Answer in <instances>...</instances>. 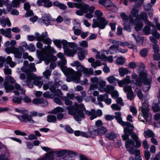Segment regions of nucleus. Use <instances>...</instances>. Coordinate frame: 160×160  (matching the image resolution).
Wrapping results in <instances>:
<instances>
[{"label":"nucleus","instance_id":"nucleus-11","mask_svg":"<svg viewBox=\"0 0 160 160\" xmlns=\"http://www.w3.org/2000/svg\"><path fill=\"white\" fill-rule=\"evenodd\" d=\"M67 64L66 60L64 58L58 62V65L60 67L61 69L64 74L67 77V79L70 78L72 74L74 72V70L71 68H68L65 65Z\"/></svg>","mask_w":160,"mask_h":160},{"label":"nucleus","instance_id":"nucleus-15","mask_svg":"<svg viewBox=\"0 0 160 160\" xmlns=\"http://www.w3.org/2000/svg\"><path fill=\"white\" fill-rule=\"evenodd\" d=\"M34 63H31L29 66L28 61H25L23 63V66L21 68V70L22 72H35L36 71V69Z\"/></svg>","mask_w":160,"mask_h":160},{"label":"nucleus","instance_id":"nucleus-10","mask_svg":"<svg viewBox=\"0 0 160 160\" xmlns=\"http://www.w3.org/2000/svg\"><path fill=\"white\" fill-rule=\"evenodd\" d=\"M74 1L78 3H74L75 7L78 8H80L79 10H77L76 12V14L79 16H82L83 13L88 12V5L87 4H83L82 0H73Z\"/></svg>","mask_w":160,"mask_h":160},{"label":"nucleus","instance_id":"nucleus-48","mask_svg":"<svg viewBox=\"0 0 160 160\" xmlns=\"http://www.w3.org/2000/svg\"><path fill=\"white\" fill-rule=\"evenodd\" d=\"M125 61V58L122 57H118L116 60V63L118 65L123 64Z\"/></svg>","mask_w":160,"mask_h":160},{"label":"nucleus","instance_id":"nucleus-2","mask_svg":"<svg viewBox=\"0 0 160 160\" xmlns=\"http://www.w3.org/2000/svg\"><path fill=\"white\" fill-rule=\"evenodd\" d=\"M71 66L75 67L77 71L75 72L74 70V72L72 74L70 78H68L66 79L67 81L68 82L74 81L76 83L80 82V77L82 75V72L86 77L92 74L93 73L92 68H88L84 67L78 61H75L71 63Z\"/></svg>","mask_w":160,"mask_h":160},{"label":"nucleus","instance_id":"nucleus-29","mask_svg":"<svg viewBox=\"0 0 160 160\" xmlns=\"http://www.w3.org/2000/svg\"><path fill=\"white\" fill-rule=\"evenodd\" d=\"M11 29L10 28H8L6 30H4L3 28L1 29V34L9 38H11L12 37V35L11 34Z\"/></svg>","mask_w":160,"mask_h":160},{"label":"nucleus","instance_id":"nucleus-57","mask_svg":"<svg viewBox=\"0 0 160 160\" xmlns=\"http://www.w3.org/2000/svg\"><path fill=\"white\" fill-rule=\"evenodd\" d=\"M148 52L147 49L144 48L141 50L140 52V54L142 57H145L147 55Z\"/></svg>","mask_w":160,"mask_h":160},{"label":"nucleus","instance_id":"nucleus-17","mask_svg":"<svg viewBox=\"0 0 160 160\" xmlns=\"http://www.w3.org/2000/svg\"><path fill=\"white\" fill-rule=\"evenodd\" d=\"M108 131L107 128L104 127H98L97 129H95L93 130L89 131L91 135L95 136L100 135L102 136Z\"/></svg>","mask_w":160,"mask_h":160},{"label":"nucleus","instance_id":"nucleus-33","mask_svg":"<svg viewBox=\"0 0 160 160\" xmlns=\"http://www.w3.org/2000/svg\"><path fill=\"white\" fill-rule=\"evenodd\" d=\"M35 35L36 36V38L37 40L38 41H40L42 40L43 38H46L48 37V33L47 32H42L41 34L40 35L39 33L38 32H36Z\"/></svg>","mask_w":160,"mask_h":160},{"label":"nucleus","instance_id":"nucleus-21","mask_svg":"<svg viewBox=\"0 0 160 160\" xmlns=\"http://www.w3.org/2000/svg\"><path fill=\"white\" fill-rule=\"evenodd\" d=\"M142 115L147 121H150L152 118V115L149 112V108L148 107H143L141 110Z\"/></svg>","mask_w":160,"mask_h":160},{"label":"nucleus","instance_id":"nucleus-26","mask_svg":"<svg viewBox=\"0 0 160 160\" xmlns=\"http://www.w3.org/2000/svg\"><path fill=\"white\" fill-rule=\"evenodd\" d=\"M118 45L114 44L109 47V49L107 50L104 51L107 54H113L117 52Z\"/></svg>","mask_w":160,"mask_h":160},{"label":"nucleus","instance_id":"nucleus-19","mask_svg":"<svg viewBox=\"0 0 160 160\" xmlns=\"http://www.w3.org/2000/svg\"><path fill=\"white\" fill-rule=\"evenodd\" d=\"M91 80L92 84L90 85L88 91V93L89 94H91L92 90H94L98 88V83L100 80L96 77L91 78Z\"/></svg>","mask_w":160,"mask_h":160},{"label":"nucleus","instance_id":"nucleus-7","mask_svg":"<svg viewBox=\"0 0 160 160\" xmlns=\"http://www.w3.org/2000/svg\"><path fill=\"white\" fill-rule=\"evenodd\" d=\"M97 19H93L92 27L93 28H98L101 29H104L108 24V22L105 18L102 16L103 15L102 13L99 10H97L94 12Z\"/></svg>","mask_w":160,"mask_h":160},{"label":"nucleus","instance_id":"nucleus-23","mask_svg":"<svg viewBox=\"0 0 160 160\" xmlns=\"http://www.w3.org/2000/svg\"><path fill=\"white\" fill-rule=\"evenodd\" d=\"M32 102L35 104H40L42 106H46L48 105L47 101L41 98L34 99L33 100Z\"/></svg>","mask_w":160,"mask_h":160},{"label":"nucleus","instance_id":"nucleus-50","mask_svg":"<svg viewBox=\"0 0 160 160\" xmlns=\"http://www.w3.org/2000/svg\"><path fill=\"white\" fill-rule=\"evenodd\" d=\"M43 96L44 98H52L54 97V95L53 94L48 91L44 92Z\"/></svg>","mask_w":160,"mask_h":160},{"label":"nucleus","instance_id":"nucleus-18","mask_svg":"<svg viewBox=\"0 0 160 160\" xmlns=\"http://www.w3.org/2000/svg\"><path fill=\"white\" fill-rule=\"evenodd\" d=\"M115 118L118 122L121 124L123 126H127L128 127H133V126L130 122H124L122 120V118L121 117V113L120 112H116Z\"/></svg>","mask_w":160,"mask_h":160},{"label":"nucleus","instance_id":"nucleus-24","mask_svg":"<svg viewBox=\"0 0 160 160\" xmlns=\"http://www.w3.org/2000/svg\"><path fill=\"white\" fill-rule=\"evenodd\" d=\"M1 87H4L6 93L10 92L14 88V87L12 85L10 84L6 81L4 82L3 86H0V88Z\"/></svg>","mask_w":160,"mask_h":160},{"label":"nucleus","instance_id":"nucleus-1","mask_svg":"<svg viewBox=\"0 0 160 160\" xmlns=\"http://www.w3.org/2000/svg\"><path fill=\"white\" fill-rule=\"evenodd\" d=\"M63 100L66 105H69L66 108L68 114L74 116L75 120L80 124V121L85 118V114L83 112V110H85L84 105L75 102L73 105H71L72 103V102L66 96L63 97Z\"/></svg>","mask_w":160,"mask_h":160},{"label":"nucleus","instance_id":"nucleus-55","mask_svg":"<svg viewBox=\"0 0 160 160\" xmlns=\"http://www.w3.org/2000/svg\"><path fill=\"white\" fill-rule=\"evenodd\" d=\"M26 50H28L31 52H34L35 50V47L34 44L32 43L28 45Z\"/></svg>","mask_w":160,"mask_h":160},{"label":"nucleus","instance_id":"nucleus-49","mask_svg":"<svg viewBox=\"0 0 160 160\" xmlns=\"http://www.w3.org/2000/svg\"><path fill=\"white\" fill-rule=\"evenodd\" d=\"M47 37L43 38L40 41H42L45 44L50 45L52 42V40L50 38Z\"/></svg>","mask_w":160,"mask_h":160},{"label":"nucleus","instance_id":"nucleus-8","mask_svg":"<svg viewBox=\"0 0 160 160\" xmlns=\"http://www.w3.org/2000/svg\"><path fill=\"white\" fill-rule=\"evenodd\" d=\"M53 42L55 45L59 48H61V44H62L64 52L66 55L72 56L73 53L76 52L75 49L69 50L67 46L68 41L66 40L55 39L53 41Z\"/></svg>","mask_w":160,"mask_h":160},{"label":"nucleus","instance_id":"nucleus-38","mask_svg":"<svg viewBox=\"0 0 160 160\" xmlns=\"http://www.w3.org/2000/svg\"><path fill=\"white\" fill-rule=\"evenodd\" d=\"M68 46H69L70 48H72V49H70L68 47V49H69V50H72L73 49H75V50H76V52H74L73 53L72 56L67 55L68 56L72 57L74 56V54L77 52V49H76L75 48L76 47V43L74 42H68L67 46L68 47Z\"/></svg>","mask_w":160,"mask_h":160},{"label":"nucleus","instance_id":"nucleus-59","mask_svg":"<svg viewBox=\"0 0 160 160\" xmlns=\"http://www.w3.org/2000/svg\"><path fill=\"white\" fill-rule=\"evenodd\" d=\"M152 109L154 112H160V108L159 107L158 104L153 103L152 106Z\"/></svg>","mask_w":160,"mask_h":160},{"label":"nucleus","instance_id":"nucleus-58","mask_svg":"<svg viewBox=\"0 0 160 160\" xmlns=\"http://www.w3.org/2000/svg\"><path fill=\"white\" fill-rule=\"evenodd\" d=\"M64 129L66 132L69 133H72L73 132L72 129L68 125L65 126Z\"/></svg>","mask_w":160,"mask_h":160},{"label":"nucleus","instance_id":"nucleus-5","mask_svg":"<svg viewBox=\"0 0 160 160\" xmlns=\"http://www.w3.org/2000/svg\"><path fill=\"white\" fill-rule=\"evenodd\" d=\"M56 53V52L54 48L50 45L44 46V48L41 50H37V55L40 61L36 63L38 64L41 63L42 61L43 60L46 65L48 64L53 58L56 59V57L53 56L52 53Z\"/></svg>","mask_w":160,"mask_h":160},{"label":"nucleus","instance_id":"nucleus-16","mask_svg":"<svg viewBox=\"0 0 160 160\" xmlns=\"http://www.w3.org/2000/svg\"><path fill=\"white\" fill-rule=\"evenodd\" d=\"M84 111L86 114L90 116V118L91 120L96 118L98 116H101L102 114V111L100 109L98 110L96 112L94 109H91L90 111L86 109Z\"/></svg>","mask_w":160,"mask_h":160},{"label":"nucleus","instance_id":"nucleus-45","mask_svg":"<svg viewBox=\"0 0 160 160\" xmlns=\"http://www.w3.org/2000/svg\"><path fill=\"white\" fill-rule=\"evenodd\" d=\"M52 6V2L50 0H44L43 6L46 8H49Z\"/></svg>","mask_w":160,"mask_h":160},{"label":"nucleus","instance_id":"nucleus-9","mask_svg":"<svg viewBox=\"0 0 160 160\" xmlns=\"http://www.w3.org/2000/svg\"><path fill=\"white\" fill-rule=\"evenodd\" d=\"M135 142L132 140H130L127 141L125 144V148L128 149L131 147L130 149L128 150V152L130 154H135L136 157L135 160H142V158L140 156V152L139 150H135L134 149Z\"/></svg>","mask_w":160,"mask_h":160},{"label":"nucleus","instance_id":"nucleus-46","mask_svg":"<svg viewBox=\"0 0 160 160\" xmlns=\"http://www.w3.org/2000/svg\"><path fill=\"white\" fill-rule=\"evenodd\" d=\"M63 97L59 96L55 98L54 99V101L58 105H61L62 104V100H63Z\"/></svg>","mask_w":160,"mask_h":160},{"label":"nucleus","instance_id":"nucleus-34","mask_svg":"<svg viewBox=\"0 0 160 160\" xmlns=\"http://www.w3.org/2000/svg\"><path fill=\"white\" fill-rule=\"evenodd\" d=\"M118 71L120 76L122 77H123L125 75L127 74L130 73V71L125 68H120Z\"/></svg>","mask_w":160,"mask_h":160},{"label":"nucleus","instance_id":"nucleus-54","mask_svg":"<svg viewBox=\"0 0 160 160\" xmlns=\"http://www.w3.org/2000/svg\"><path fill=\"white\" fill-rule=\"evenodd\" d=\"M51 71L49 70H47L43 73V76L47 79H49L51 75Z\"/></svg>","mask_w":160,"mask_h":160},{"label":"nucleus","instance_id":"nucleus-64","mask_svg":"<svg viewBox=\"0 0 160 160\" xmlns=\"http://www.w3.org/2000/svg\"><path fill=\"white\" fill-rule=\"evenodd\" d=\"M19 0H13L11 4V6L13 7H16L20 4Z\"/></svg>","mask_w":160,"mask_h":160},{"label":"nucleus","instance_id":"nucleus-31","mask_svg":"<svg viewBox=\"0 0 160 160\" xmlns=\"http://www.w3.org/2000/svg\"><path fill=\"white\" fill-rule=\"evenodd\" d=\"M99 87H98V89L100 92H104V89L105 88L106 82L103 80H100L98 83Z\"/></svg>","mask_w":160,"mask_h":160},{"label":"nucleus","instance_id":"nucleus-27","mask_svg":"<svg viewBox=\"0 0 160 160\" xmlns=\"http://www.w3.org/2000/svg\"><path fill=\"white\" fill-rule=\"evenodd\" d=\"M109 42L114 44H117L118 46H120L122 47H124L128 45V42H121L112 39H109Z\"/></svg>","mask_w":160,"mask_h":160},{"label":"nucleus","instance_id":"nucleus-56","mask_svg":"<svg viewBox=\"0 0 160 160\" xmlns=\"http://www.w3.org/2000/svg\"><path fill=\"white\" fill-rule=\"evenodd\" d=\"M114 89V87L113 86H112L107 85L104 89V92L108 93H109L111 92Z\"/></svg>","mask_w":160,"mask_h":160},{"label":"nucleus","instance_id":"nucleus-37","mask_svg":"<svg viewBox=\"0 0 160 160\" xmlns=\"http://www.w3.org/2000/svg\"><path fill=\"white\" fill-rule=\"evenodd\" d=\"M107 80L109 83L114 84H116L118 81V79L115 78V75L109 76L107 78Z\"/></svg>","mask_w":160,"mask_h":160},{"label":"nucleus","instance_id":"nucleus-52","mask_svg":"<svg viewBox=\"0 0 160 160\" xmlns=\"http://www.w3.org/2000/svg\"><path fill=\"white\" fill-rule=\"evenodd\" d=\"M123 89L124 92H126L128 93L132 92V87L130 85H125L123 87Z\"/></svg>","mask_w":160,"mask_h":160},{"label":"nucleus","instance_id":"nucleus-32","mask_svg":"<svg viewBox=\"0 0 160 160\" xmlns=\"http://www.w3.org/2000/svg\"><path fill=\"white\" fill-rule=\"evenodd\" d=\"M1 21L0 23L3 27H5L6 25L8 27L11 26L10 21L8 18L2 17V18H1Z\"/></svg>","mask_w":160,"mask_h":160},{"label":"nucleus","instance_id":"nucleus-40","mask_svg":"<svg viewBox=\"0 0 160 160\" xmlns=\"http://www.w3.org/2000/svg\"><path fill=\"white\" fill-rule=\"evenodd\" d=\"M97 54L96 56V58L98 59H100L103 61H105L106 56L104 53H102L101 54H100V53L98 51H97L96 52Z\"/></svg>","mask_w":160,"mask_h":160},{"label":"nucleus","instance_id":"nucleus-63","mask_svg":"<svg viewBox=\"0 0 160 160\" xmlns=\"http://www.w3.org/2000/svg\"><path fill=\"white\" fill-rule=\"evenodd\" d=\"M130 111L133 113L134 115H136L137 113V109L135 107L132 105H130Z\"/></svg>","mask_w":160,"mask_h":160},{"label":"nucleus","instance_id":"nucleus-35","mask_svg":"<svg viewBox=\"0 0 160 160\" xmlns=\"http://www.w3.org/2000/svg\"><path fill=\"white\" fill-rule=\"evenodd\" d=\"M99 3L106 7H112L113 5L111 1L107 0H99Z\"/></svg>","mask_w":160,"mask_h":160},{"label":"nucleus","instance_id":"nucleus-62","mask_svg":"<svg viewBox=\"0 0 160 160\" xmlns=\"http://www.w3.org/2000/svg\"><path fill=\"white\" fill-rule=\"evenodd\" d=\"M14 55L15 58H20L22 56V54L17 49H16V50L14 52Z\"/></svg>","mask_w":160,"mask_h":160},{"label":"nucleus","instance_id":"nucleus-13","mask_svg":"<svg viewBox=\"0 0 160 160\" xmlns=\"http://www.w3.org/2000/svg\"><path fill=\"white\" fill-rule=\"evenodd\" d=\"M54 21V19L52 18L50 14L45 13L42 14L41 18L39 19L38 22L41 24H45L48 26L51 24L52 21Z\"/></svg>","mask_w":160,"mask_h":160},{"label":"nucleus","instance_id":"nucleus-6","mask_svg":"<svg viewBox=\"0 0 160 160\" xmlns=\"http://www.w3.org/2000/svg\"><path fill=\"white\" fill-rule=\"evenodd\" d=\"M139 68L137 70V72L139 74V77L137 78V74L134 73L131 75L132 79H136L131 81L132 83H133L136 86H140L142 84V78H145L147 77V74L144 72L145 65L143 63L141 62L139 65Z\"/></svg>","mask_w":160,"mask_h":160},{"label":"nucleus","instance_id":"nucleus-12","mask_svg":"<svg viewBox=\"0 0 160 160\" xmlns=\"http://www.w3.org/2000/svg\"><path fill=\"white\" fill-rule=\"evenodd\" d=\"M129 128H132V127H128L127 126L124 128V134L122 135V137L123 140L126 141H127L129 140V136L131 134V138L134 140V141L138 140V135L135 133H132V129H130ZM134 128L132 127V128ZM126 142H125L126 143Z\"/></svg>","mask_w":160,"mask_h":160},{"label":"nucleus","instance_id":"nucleus-30","mask_svg":"<svg viewBox=\"0 0 160 160\" xmlns=\"http://www.w3.org/2000/svg\"><path fill=\"white\" fill-rule=\"evenodd\" d=\"M60 83H62V81H60L58 82H55L53 84H52V82L49 88L50 90L52 92L54 93L56 92V88H58L60 86Z\"/></svg>","mask_w":160,"mask_h":160},{"label":"nucleus","instance_id":"nucleus-42","mask_svg":"<svg viewBox=\"0 0 160 160\" xmlns=\"http://www.w3.org/2000/svg\"><path fill=\"white\" fill-rule=\"evenodd\" d=\"M72 29L74 31V34L76 35L79 36L82 32L81 27L78 28L76 26H74L72 28Z\"/></svg>","mask_w":160,"mask_h":160},{"label":"nucleus","instance_id":"nucleus-36","mask_svg":"<svg viewBox=\"0 0 160 160\" xmlns=\"http://www.w3.org/2000/svg\"><path fill=\"white\" fill-rule=\"evenodd\" d=\"M87 51L86 49H83L78 52V57L79 60H83L84 58V55L88 54Z\"/></svg>","mask_w":160,"mask_h":160},{"label":"nucleus","instance_id":"nucleus-25","mask_svg":"<svg viewBox=\"0 0 160 160\" xmlns=\"http://www.w3.org/2000/svg\"><path fill=\"white\" fill-rule=\"evenodd\" d=\"M15 95L12 98V102L14 103L20 104L21 102L22 98L21 97H19V92L17 91H14L13 92Z\"/></svg>","mask_w":160,"mask_h":160},{"label":"nucleus","instance_id":"nucleus-41","mask_svg":"<svg viewBox=\"0 0 160 160\" xmlns=\"http://www.w3.org/2000/svg\"><path fill=\"white\" fill-rule=\"evenodd\" d=\"M47 121L49 122H55L57 120L56 116L53 115H49L47 116Z\"/></svg>","mask_w":160,"mask_h":160},{"label":"nucleus","instance_id":"nucleus-28","mask_svg":"<svg viewBox=\"0 0 160 160\" xmlns=\"http://www.w3.org/2000/svg\"><path fill=\"white\" fill-rule=\"evenodd\" d=\"M142 80H144L143 83L144 85L143 88V91L144 92H146L148 91L151 88V81L147 78H142Z\"/></svg>","mask_w":160,"mask_h":160},{"label":"nucleus","instance_id":"nucleus-53","mask_svg":"<svg viewBox=\"0 0 160 160\" xmlns=\"http://www.w3.org/2000/svg\"><path fill=\"white\" fill-rule=\"evenodd\" d=\"M15 88L21 92L22 93L24 94L25 92V90L23 88H21V85L17 83H16L15 84Z\"/></svg>","mask_w":160,"mask_h":160},{"label":"nucleus","instance_id":"nucleus-39","mask_svg":"<svg viewBox=\"0 0 160 160\" xmlns=\"http://www.w3.org/2000/svg\"><path fill=\"white\" fill-rule=\"evenodd\" d=\"M106 137L109 139L112 140L116 137V134L114 132H108L105 134Z\"/></svg>","mask_w":160,"mask_h":160},{"label":"nucleus","instance_id":"nucleus-51","mask_svg":"<svg viewBox=\"0 0 160 160\" xmlns=\"http://www.w3.org/2000/svg\"><path fill=\"white\" fill-rule=\"evenodd\" d=\"M5 80H6V81L7 82L8 81L9 82L12 84L16 82V81L10 75L6 76L5 77Z\"/></svg>","mask_w":160,"mask_h":160},{"label":"nucleus","instance_id":"nucleus-47","mask_svg":"<svg viewBox=\"0 0 160 160\" xmlns=\"http://www.w3.org/2000/svg\"><path fill=\"white\" fill-rule=\"evenodd\" d=\"M132 35L134 37L136 41L138 44H142V39L139 35L136 36L134 34H132Z\"/></svg>","mask_w":160,"mask_h":160},{"label":"nucleus","instance_id":"nucleus-22","mask_svg":"<svg viewBox=\"0 0 160 160\" xmlns=\"http://www.w3.org/2000/svg\"><path fill=\"white\" fill-rule=\"evenodd\" d=\"M143 32L146 35H148L151 33L155 37L157 38H159L160 35L159 33H158L156 29H153L152 32H151V29L149 26H146L143 29Z\"/></svg>","mask_w":160,"mask_h":160},{"label":"nucleus","instance_id":"nucleus-44","mask_svg":"<svg viewBox=\"0 0 160 160\" xmlns=\"http://www.w3.org/2000/svg\"><path fill=\"white\" fill-rule=\"evenodd\" d=\"M63 112V109L62 108L60 107H58L55 108L52 111L49 112V113L56 114L58 112Z\"/></svg>","mask_w":160,"mask_h":160},{"label":"nucleus","instance_id":"nucleus-20","mask_svg":"<svg viewBox=\"0 0 160 160\" xmlns=\"http://www.w3.org/2000/svg\"><path fill=\"white\" fill-rule=\"evenodd\" d=\"M108 95L107 94H105L103 95H100L97 97V99L98 102L104 101L107 105L110 104L112 102V100L108 98Z\"/></svg>","mask_w":160,"mask_h":160},{"label":"nucleus","instance_id":"nucleus-4","mask_svg":"<svg viewBox=\"0 0 160 160\" xmlns=\"http://www.w3.org/2000/svg\"><path fill=\"white\" fill-rule=\"evenodd\" d=\"M20 78L23 81L22 82L23 86H28L32 88L33 86V84L38 88L42 87L43 85V82L42 80L41 77L37 76L33 73H30L27 75V78L25 74L22 73L19 75Z\"/></svg>","mask_w":160,"mask_h":160},{"label":"nucleus","instance_id":"nucleus-14","mask_svg":"<svg viewBox=\"0 0 160 160\" xmlns=\"http://www.w3.org/2000/svg\"><path fill=\"white\" fill-rule=\"evenodd\" d=\"M22 115L21 116L16 115L17 117L22 122L29 123L32 124L34 123V121L32 119V116L29 115L27 113V111L22 112Z\"/></svg>","mask_w":160,"mask_h":160},{"label":"nucleus","instance_id":"nucleus-3","mask_svg":"<svg viewBox=\"0 0 160 160\" xmlns=\"http://www.w3.org/2000/svg\"><path fill=\"white\" fill-rule=\"evenodd\" d=\"M148 16L146 12H143L138 15V10L136 8H133L129 15V20L131 24L135 25V28L137 31H141L143 26L142 20L146 22Z\"/></svg>","mask_w":160,"mask_h":160},{"label":"nucleus","instance_id":"nucleus-61","mask_svg":"<svg viewBox=\"0 0 160 160\" xmlns=\"http://www.w3.org/2000/svg\"><path fill=\"white\" fill-rule=\"evenodd\" d=\"M14 47H8L6 48L5 49V52L9 54L10 53H13L14 52Z\"/></svg>","mask_w":160,"mask_h":160},{"label":"nucleus","instance_id":"nucleus-43","mask_svg":"<svg viewBox=\"0 0 160 160\" xmlns=\"http://www.w3.org/2000/svg\"><path fill=\"white\" fill-rule=\"evenodd\" d=\"M144 137L146 138L149 137H153L154 136V134L153 132L150 130H147L145 131L143 133Z\"/></svg>","mask_w":160,"mask_h":160},{"label":"nucleus","instance_id":"nucleus-60","mask_svg":"<svg viewBox=\"0 0 160 160\" xmlns=\"http://www.w3.org/2000/svg\"><path fill=\"white\" fill-rule=\"evenodd\" d=\"M73 23L74 26H76L78 28H80L81 26V24L79 22V21L78 19H74L73 20Z\"/></svg>","mask_w":160,"mask_h":160}]
</instances>
